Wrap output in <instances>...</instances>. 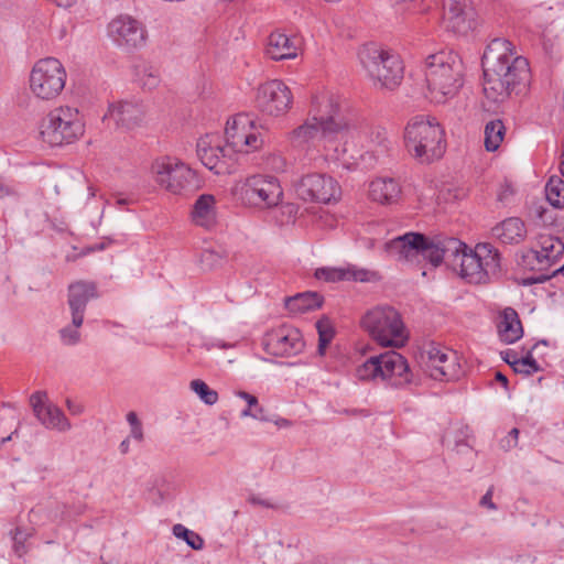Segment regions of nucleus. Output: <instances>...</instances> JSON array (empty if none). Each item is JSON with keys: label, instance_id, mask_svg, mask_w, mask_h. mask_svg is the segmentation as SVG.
Listing matches in <instances>:
<instances>
[{"label": "nucleus", "instance_id": "1", "mask_svg": "<svg viewBox=\"0 0 564 564\" xmlns=\"http://www.w3.org/2000/svg\"><path fill=\"white\" fill-rule=\"evenodd\" d=\"M512 43L506 39L492 40L481 59L484 69L482 89L486 98L492 102H503L530 78L528 61L514 56Z\"/></svg>", "mask_w": 564, "mask_h": 564}, {"label": "nucleus", "instance_id": "2", "mask_svg": "<svg viewBox=\"0 0 564 564\" xmlns=\"http://www.w3.org/2000/svg\"><path fill=\"white\" fill-rule=\"evenodd\" d=\"M442 262L471 283L485 282L500 267L499 253L490 243H478L473 250L452 237L441 239L438 265Z\"/></svg>", "mask_w": 564, "mask_h": 564}, {"label": "nucleus", "instance_id": "3", "mask_svg": "<svg viewBox=\"0 0 564 564\" xmlns=\"http://www.w3.org/2000/svg\"><path fill=\"white\" fill-rule=\"evenodd\" d=\"M425 83L431 101L443 104L456 96L464 85V65L453 52H437L425 62Z\"/></svg>", "mask_w": 564, "mask_h": 564}, {"label": "nucleus", "instance_id": "4", "mask_svg": "<svg viewBox=\"0 0 564 564\" xmlns=\"http://www.w3.org/2000/svg\"><path fill=\"white\" fill-rule=\"evenodd\" d=\"M404 141L409 153L422 163L440 159L446 149L443 128L435 118L423 115L408 122Z\"/></svg>", "mask_w": 564, "mask_h": 564}, {"label": "nucleus", "instance_id": "5", "mask_svg": "<svg viewBox=\"0 0 564 564\" xmlns=\"http://www.w3.org/2000/svg\"><path fill=\"white\" fill-rule=\"evenodd\" d=\"M358 58L375 88L393 90L401 84L403 64L399 55L368 43L359 50Z\"/></svg>", "mask_w": 564, "mask_h": 564}, {"label": "nucleus", "instance_id": "6", "mask_svg": "<svg viewBox=\"0 0 564 564\" xmlns=\"http://www.w3.org/2000/svg\"><path fill=\"white\" fill-rule=\"evenodd\" d=\"M362 329L380 346L402 347L409 335L401 315L389 305L368 310L361 317Z\"/></svg>", "mask_w": 564, "mask_h": 564}, {"label": "nucleus", "instance_id": "7", "mask_svg": "<svg viewBox=\"0 0 564 564\" xmlns=\"http://www.w3.org/2000/svg\"><path fill=\"white\" fill-rule=\"evenodd\" d=\"M40 132L44 142L58 147L78 140L85 132V124L76 108L61 106L43 118Z\"/></svg>", "mask_w": 564, "mask_h": 564}, {"label": "nucleus", "instance_id": "8", "mask_svg": "<svg viewBox=\"0 0 564 564\" xmlns=\"http://www.w3.org/2000/svg\"><path fill=\"white\" fill-rule=\"evenodd\" d=\"M314 117L296 128L291 135L295 145H302L317 138L325 139L335 129L334 120L339 110L337 97L322 93L312 97Z\"/></svg>", "mask_w": 564, "mask_h": 564}, {"label": "nucleus", "instance_id": "9", "mask_svg": "<svg viewBox=\"0 0 564 564\" xmlns=\"http://www.w3.org/2000/svg\"><path fill=\"white\" fill-rule=\"evenodd\" d=\"M442 237L429 238L420 232H406L384 243L386 253L400 262L414 263L420 258L438 265V248Z\"/></svg>", "mask_w": 564, "mask_h": 564}, {"label": "nucleus", "instance_id": "10", "mask_svg": "<svg viewBox=\"0 0 564 564\" xmlns=\"http://www.w3.org/2000/svg\"><path fill=\"white\" fill-rule=\"evenodd\" d=\"M238 199L246 206L257 208H273L282 200L280 180L271 175H252L235 188Z\"/></svg>", "mask_w": 564, "mask_h": 564}, {"label": "nucleus", "instance_id": "11", "mask_svg": "<svg viewBox=\"0 0 564 564\" xmlns=\"http://www.w3.org/2000/svg\"><path fill=\"white\" fill-rule=\"evenodd\" d=\"M66 70L63 64L54 57L39 59L29 77L31 93L39 99H55L64 89Z\"/></svg>", "mask_w": 564, "mask_h": 564}, {"label": "nucleus", "instance_id": "12", "mask_svg": "<svg viewBox=\"0 0 564 564\" xmlns=\"http://www.w3.org/2000/svg\"><path fill=\"white\" fill-rule=\"evenodd\" d=\"M155 182L175 195H186L200 186L194 170L176 159H162L153 164Z\"/></svg>", "mask_w": 564, "mask_h": 564}, {"label": "nucleus", "instance_id": "13", "mask_svg": "<svg viewBox=\"0 0 564 564\" xmlns=\"http://www.w3.org/2000/svg\"><path fill=\"white\" fill-rule=\"evenodd\" d=\"M225 141L232 155L248 154L263 145L261 133L247 113H238L227 120Z\"/></svg>", "mask_w": 564, "mask_h": 564}, {"label": "nucleus", "instance_id": "14", "mask_svg": "<svg viewBox=\"0 0 564 564\" xmlns=\"http://www.w3.org/2000/svg\"><path fill=\"white\" fill-rule=\"evenodd\" d=\"M296 195L303 200L330 203L340 195V187L336 181L323 174H308L294 184Z\"/></svg>", "mask_w": 564, "mask_h": 564}, {"label": "nucleus", "instance_id": "15", "mask_svg": "<svg viewBox=\"0 0 564 564\" xmlns=\"http://www.w3.org/2000/svg\"><path fill=\"white\" fill-rule=\"evenodd\" d=\"M334 128L324 139V149L330 159L340 162L344 167L350 169L357 159L356 151L348 147L349 140L355 135V130H350L337 118L334 120Z\"/></svg>", "mask_w": 564, "mask_h": 564}, {"label": "nucleus", "instance_id": "16", "mask_svg": "<svg viewBox=\"0 0 564 564\" xmlns=\"http://www.w3.org/2000/svg\"><path fill=\"white\" fill-rule=\"evenodd\" d=\"M425 354V371L432 379L449 381L459 377L460 366L454 351L432 345Z\"/></svg>", "mask_w": 564, "mask_h": 564}, {"label": "nucleus", "instance_id": "17", "mask_svg": "<svg viewBox=\"0 0 564 564\" xmlns=\"http://www.w3.org/2000/svg\"><path fill=\"white\" fill-rule=\"evenodd\" d=\"M475 24V11L467 0H445L442 25L455 34H467Z\"/></svg>", "mask_w": 564, "mask_h": 564}, {"label": "nucleus", "instance_id": "18", "mask_svg": "<svg viewBox=\"0 0 564 564\" xmlns=\"http://www.w3.org/2000/svg\"><path fill=\"white\" fill-rule=\"evenodd\" d=\"M30 405L36 419L50 430L66 432L72 425L63 411L54 403L48 401L45 391H36L30 397Z\"/></svg>", "mask_w": 564, "mask_h": 564}, {"label": "nucleus", "instance_id": "19", "mask_svg": "<svg viewBox=\"0 0 564 564\" xmlns=\"http://www.w3.org/2000/svg\"><path fill=\"white\" fill-rule=\"evenodd\" d=\"M145 115L144 106L139 101L123 100L109 106L104 120L126 130L138 127Z\"/></svg>", "mask_w": 564, "mask_h": 564}, {"label": "nucleus", "instance_id": "20", "mask_svg": "<svg viewBox=\"0 0 564 564\" xmlns=\"http://www.w3.org/2000/svg\"><path fill=\"white\" fill-rule=\"evenodd\" d=\"M109 34L120 46L138 47L144 42L145 32L141 24L129 15H120L109 24Z\"/></svg>", "mask_w": 564, "mask_h": 564}, {"label": "nucleus", "instance_id": "21", "mask_svg": "<svg viewBox=\"0 0 564 564\" xmlns=\"http://www.w3.org/2000/svg\"><path fill=\"white\" fill-rule=\"evenodd\" d=\"M197 156L202 163L216 174L225 173L229 169L227 160L232 159V153L227 145H213V137L205 135L197 141Z\"/></svg>", "mask_w": 564, "mask_h": 564}, {"label": "nucleus", "instance_id": "22", "mask_svg": "<svg viewBox=\"0 0 564 564\" xmlns=\"http://www.w3.org/2000/svg\"><path fill=\"white\" fill-rule=\"evenodd\" d=\"M379 360L381 380L389 381L392 387H402L411 382L409 365L401 354L389 350L380 354Z\"/></svg>", "mask_w": 564, "mask_h": 564}, {"label": "nucleus", "instance_id": "23", "mask_svg": "<svg viewBox=\"0 0 564 564\" xmlns=\"http://www.w3.org/2000/svg\"><path fill=\"white\" fill-rule=\"evenodd\" d=\"M539 250H530L525 259L532 269L544 270L555 264L564 252V243L558 238L541 235Z\"/></svg>", "mask_w": 564, "mask_h": 564}, {"label": "nucleus", "instance_id": "24", "mask_svg": "<svg viewBox=\"0 0 564 564\" xmlns=\"http://www.w3.org/2000/svg\"><path fill=\"white\" fill-rule=\"evenodd\" d=\"M318 280L326 282L355 281V282H372L379 279L378 273L354 264L340 268H318L315 271Z\"/></svg>", "mask_w": 564, "mask_h": 564}, {"label": "nucleus", "instance_id": "25", "mask_svg": "<svg viewBox=\"0 0 564 564\" xmlns=\"http://www.w3.org/2000/svg\"><path fill=\"white\" fill-rule=\"evenodd\" d=\"M98 296L97 286L94 282L76 281L68 286L67 304L70 316L84 319L87 304Z\"/></svg>", "mask_w": 564, "mask_h": 564}, {"label": "nucleus", "instance_id": "26", "mask_svg": "<svg viewBox=\"0 0 564 564\" xmlns=\"http://www.w3.org/2000/svg\"><path fill=\"white\" fill-rule=\"evenodd\" d=\"M282 83L273 79L264 83L258 88L257 107L269 116L279 117L281 115Z\"/></svg>", "mask_w": 564, "mask_h": 564}, {"label": "nucleus", "instance_id": "27", "mask_svg": "<svg viewBox=\"0 0 564 564\" xmlns=\"http://www.w3.org/2000/svg\"><path fill=\"white\" fill-rule=\"evenodd\" d=\"M192 221L199 227L210 229L216 225V198L212 194H202L193 205Z\"/></svg>", "mask_w": 564, "mask_h": 564}, {"label": "nucleus", "instance_id": "28", "mask_svg": "<svg viewBox=\"0 0 564 564\" xmlns=\"http://www.w3.org/2000/svg\"><path fill=\"white\" fill-rule=\"evenodd\" d=\"M491 235L502 243H520L527 236V228L523 220L510 217L496 225Z\"/></svg>", "mask_w": 564, "mask_h": 564}, {"label": "nucleus", "instance_id": "29", "mask_svg": "<svg viewBox=\"0 0 564 564\" xmlns=\"http://www.w3.org/2000/svg\"><path fill=\"white\" fill-rule=\"evenodd\" d=\"M497 329L500 340L505 344H513L523 335L518 313L511 307L505 308L500 314Z\"/></svg>", "mask_w": 564, "mask_h": 564}, {"label": "nucleus", "instance_id": "30", "mask_svg": "<svg viewBox=\"0 0 564 564\" xmlns=\"http://www.w3.org/2000/svg\"><path fill=\"white\" fill-rule=\"evenodd\" d=\"M401 195L400 184L391 177H379L373 180L369 186V196L380 204H393Z\"/></svg>", "mask_w": 564, "mask_h": 564}, {"label": "nucleus", "instance_id": "31", "mask_svg": "<svg viewBox=\"0 0 564 564\" xmlns=\"http://www.w3.org/2000/svg\"><path fill=\"white\" fill-rule=\"evenodd\" d=\"M322 305V297L315 292L299 293L284 300V310L291 314H302Z\"/></svg>", "mask_w": 564, "mask_h": 564}, {"label": "nucleus", "instance_id": "32", "mask_svg": "<svg viewBox=\"0 0 564 564\" xmlns=\"http://www.w3.org/2000/svg\"><path fill=\"white\" fill-rule=\"evenodd\" d=\"M485 148L487 151L494 152L502 142L505 134H506V128L501 120L496 119L489 121L485 126Z\"/></svg>", "mask_w": 564, "mask_h": 564}, {"label": "nucleus", "instance_id": "33", "mask_svg": "<svg viewBox=\"0 0 564 564\" xmlns=\"http://www.w3.org/2000/svg\"><path fill=\"white\" fill-rule=\"evenodd\" d=\"M135 76L140 85L149 90L158 87L161 82L159 69L145 62L135 65Z\"/></svg>", "mask_w": 564, "mask_h": 564}, {"label": "nucleus", "instance_id": "34", "mask_svg": "<svg viewBox=\"0 0 564 564\" xmlns=\"http://www.w3.org/2000/svg\"><path fill=\"white\" fill-rule=\"evenodd\" d=\"M262 347L265 352L264 360L274 361V358L282 356V333L280 329L268 332L262 339Z\"/></svg>", "mask_w": 564, "mask_h": 564}, {"label": "nucleus", "instance_id": "35", "mask_svg": "<svg viewBox=\"0 0 564 564\" xmlns=\"http://www.w3.org/2000/svg\"><path fill=\"white\" fill-rule=\"evenodd\" d=\"M545 195L552 206L564 208V181L558 176H551L545 185Z\"/></svg>", "mask_w": 564, "mask_h": 564}, {"label": "nucleus", "instance_id": "36", "mask_svg": "<svg viewBox=\"0 0 564 564\" xmlns=\"http://www.w3.org/2000/svg\"><path fill=\"white\" fill-rule=\"evenodd\" d=\"M304 347L305 343L300 330L284 324V356L297 355Z\"/></svg>", "mask_w": 564, "mask_h": 564}, {"label": "nucleus", "instance_id": "37", "mask_svg": "<svg viewBox=\"0 0 564 564\" xmlns=\"http://www.w3.org/2000/svg\"><path fill=\"white\" fill-rule=\"evenodd\" d=\"M70 324L62 327L58 330L61 341L66 346H75L80 341V327L84 323L83 318L70 316Z\"/></svg>", "mask_w": 564, "mask_h": 564}, {"label": "nucleus", "instance_id": "38", "mask_svg": "<svg viewBox=\"0 0 564 564\" xmlns=\"http://www.w3.org/2000/svg\"><path fill=\"white\" fill-rule=\"evenodd\" d=\"M189 388L205 404L214 405L217 403L218 392L209 388L205 381L200 379H194L191 381Z\"/></svg>", "mask_w": 564, "mask_h": 564}, {"label": "nucleus", "instance_id": "39", "mask_svg": "<svg viewBox=\"0 0 564 564\" xmlns=\"http://www.w3.org/2000/svg\"><path fill=\"white\" fill-rule=\"evenodd\" d=\"M379 355L372 356L367 359L362 365L356 369V376L360 380H376L380 379V365Z\"/></svg>", "mask_w": 564, "mask_h": 564}, {"label": "nucleus", "instance_id": "40", "mask_svg": "<svg viewBox=\"0 0 564 564\" xmlns=\"http://www.w3.org/2000/svg\"><path fill=\"white\" fill-rule=\"evenodd\" d=\"M366 147L376 155L386 153L389 148V141L387 139V133L384 129H372L370 131L368 143Z\"/></svg>", "mask_w": 564, "mask_h": 564}, {"label": "nucleus", "instance_id": "41", "mask_svg": "<svg viewBox=\"0 0 564 564\" xmlns=\"http://www.w3.org/2000/svg\"><path fill=\"white\" fill-rule=\"evenodd\" d=\"M173 534L177 539L184 540L188 546H191L193 550H202L204 547V540L203 538L197 534L196 532L187 529L181 523H177L173 525Z\"/></svg>", "mask_w": 564, "mask_h": 564}, {"label": "nucleus", "instance_id": "42", "mask_svg": "<svg viewBox=\"0 0 564 564\" xmlns=\"http://www.w3.org/2000/svg\"><path fill=\"white\" fill-rule=\"evenodd\" d=\"M507 364H509L516 372L523 373L527 376L540 371V366L536 362V360L532 357L531 352H528L525 357H522L520 359H507Z\"/></svg>", "mask_w": 564, "mask_h": 564}, {"label": "nucleus", "instance_id": "43", "mask_svg": "<svg viewBox=\"0 0 564 564\" xmlns=\"http://www.w3.org/2000/svg\"><path fill=\"white\" fill-rule=\"evenodd\" d=\"M318 332V354L324 355L328 344L334 337V329L328 319H322L316 323Z\"/></svg>", "mask_w": 564, "mask_h": 564}, {"label": "nucleus", "instance_id": "44", "mask_svg": "<svg viewBox=\"0 0 564 564\" xmlns=\"http://www.w3.org/2000/svg\"><path fill=\"white\" fill-rule=\"evenodd\" d=\"M303 50V39L300 35H284V59L296 58Z\"/></svg>", "mask_w": 564, "mask_h": 564}, {"label": "nucleus", "instance_id": "45", "mask_svg": "<svg viewBox=\"0 0 564 564\" xmlns=\"http://www.w3.org/2000/svg\"><path fill=\"white\" fill-rule=\"evenodd\" d=\"M236 395L239 397L240 399H243L248 404L247 409H245L241 412L242 417L251 416L257 420L263 419L261 415V412H262L261 409H257L256 411L252 410L253 408L258 406V399L254 395H252L246 391H238V392H236Z\"/></svg>", "mask_w": 564, "mask_h": 564}, {"label": "nucleus", "instance_id": "46", "mask_svg": "<svg viewBox=\"0 0 564 564\" xmlns=\"http://www.w3.org/2000/svg\"><path fill=\"white\" fill-rule=\"evenodd\" d=\"M281 39L282 33L279 31L272 32L269 36L265 54L273 61H282Z\"/></svg>", "mask_w": 564, "mask_h": 564}, {"label": "nucleus", "instance_id": "47", "mask_svg": "<svg viewBox=\"0 0 564 564\" xmlns=\"http://www.w3.org/2000/svg\"><path fill=\"white\" fill-rule=\"evenodd\" d=\"M31 535L30 532L23 531L20 528L14 530L12 540H13V551L14 553L21 557L28 552V547L25 545V541Z\"/></svg>", "mask_w": 564, "mask_h": 564}, {"label": "nucleus", "instance_id": "48", "mask_svg": "<svg viewBox=\"0 0 564 564\" xmlns=\"http://www.w3.org/2000/svg\"><path fill=\"white\" fill-rule=\"evenodd\" d=\"M434 3H436V0H410L406 3V8H403V4L400 3L397 8V11L401 13L404 11L425 12L430 10Z\"/></svg>", "mask_w": 564, "mask_h": 564}, {"label": "nucleus", "instance_id": "49", "mask_svg": "<svg viewBox=\"0 0 564 564\" xmlns=\"http://www.w3.org/2000/svg\"><path fill=\"white\" fill-rule=\"evenodd\" d=\"M127 421L131 426V436L138 441L143 438L142 425L134 412L127 414Z\"/></svg>", "mask_w": 564, "mask_h": 564}, {"label": "nucleus", "instance_id": "50", "mask_svg": "<svg viewBox=\"0 0 564 564\" xmlns=\"http://www.w3.org/2000/svg\"><path fill=\"white\" fill-rule=\"evenodd\" d=\"M518 436H519V430L512 429L509 434L501 440V447L505 449H511L517 446L518 444Z\"/></svg>", "mask_w": 564, "mask_h": 564}, {"label": "nucleus", "instance_id": "51", "mask_svg": "<svg viewBox=\"0 0 564 564\" xmlns=\"http://www.w3.org/2000/svg\"><path fill=\"white\" fill-rule=\"evenodd\" d=\"M317 224L323 228H333L336 226L337 219L327 212L321 210L317 218Z\"/></svg>", "mask_w": 564, "mask_h": 564}, {"label": "nucleus", "instance_id": "52", "mask_svg": "<svg viewBox=\"0 0 564 564\" xmlns=\"http://www.w3.org/2000/svg\"><path fill=\"white\" fill-rule=\"evenodd\" d=\"M248 501L254 506H261L263 508H275L276 505L269 498H264L261 495H250Z\"/></svg>", "mask_w": 564, "mask_h": 564}, {"label": "nucleus", "instance_id": "53", "mask_svg": "<svg viewBox=\"0 0 564 564\" xmlns=\"http://www.w3.org/2000/svg\"><path fill=\"white\" fill-rule=\"evenodd\" d=\"M492 494L494 489L489 488L487 492L480 499V506L488 508L490 510H496L497 506L492 502Z\"/></svg>", "mask_w": 564, "mask_h": 564}, {"label": "nucleus", "instance_id": "54", "mask_svg": "<svg viewBox=\"0 0 564 564\" xmlns=\"http://www.w3.org/2000/svg\"><path fill=\"white\" fill-rule=\"evenodd\" d=\"M66 405L73 415H79L84 412V406L79 403L73 402L72 400H67Z\"/></svg>", "mask_w": 564, "mask_h": 564}, {"label": "nucleus", "instance_id": "55", "mask_svg": "<svg viewBox=\"0 0 564 564\" xmlns=\"http://www.w3.org/2000/svg\"><path fill=\"white\" fill-rule=\"evenodd\" d=\"M15 194V191L12 186L6 184L1 178H0V199L7 197V196H11V195H14Z\"/></svg>", "mask_w": 564, "mask_h": 564}, {"label": "nucleus", "instance_id": "56", "mask_svg": "<svg viewBox=\"0 0 564 564\" xmlns=\"http://www.w3.org/2000/svg\"><path fill=\"white\" fill-rule=\"evenodd\" d=\"M283 91H284V99H286V101L284 102V108H289L292 105L293 97L291 95L289 87L284 86Z\"/></svg>", "mask_w": 564, "mask_h": 564}, {"label": "nucleus", "instance_id": "57", "mask_svg": "<svg viewBox=\"0 0 564 564\" xmlns=\"http://www.w3.org/2000/svg\"><path fill=\"white\" fill-rule=\"evenodd\" d=\"M297 213V206L294 204H284V214H288L290 216L296 215Z\"/></svg>", "mask_w": 564, "mask_h": 564}, {"label": "nucleus", "instance_id": "58", "mask_svg": "<svg viewBox=\"0 0 564 564\" xmlns=\"http://www.w3.org/2000/svg\"><path fill=\"white\" fill-rule=\"evenodd\" d=\"M205 347L207 350H210L213 347H218V348H223V349H226L229 347V345L218 340L217 343H213V344H205Z\"/></svg>", "mask_w": 564, "mask_h": 564}, {"label": "nucleus", "instance_id": "59", "mask_svg": "<svg viewBox=\"0 0 564 564\" xmlns=\"http://www.w3.org/2000/svg\"><path fill=\"white\" fill-rule=\"evenodd\" d=\"M495 378H496V380H497L498 382H500L505 388H507V386H508V379H507V377H506L503 373H501V372H499V371H498V372H496Z\"/></svg>", "mask_w": 564, "mask_h": 564}, {"label": "nucleus", "instance_id": "60", "mask_svg": "<svg viewBox=\"0 0 564 564\" xmlns=\"http://www.w3.org/2000/svg\"><path fill=\"white\" fill-rule=\"evenodd\" d=\"M58 7L68 8L73 6L76 0H53Z\"/></svg>", "mask_w": 564, "mask_h": 564}, {"label": "nucleus", "instance_id": "61", "mask_svg": "<svg viewBox=\"0 0 564 564\" xmlns=\"http://www.w3.org/2000/svg\"><path fill=\"white\" fill-rule=\"evenodd\" d=\"M503 360L507 362V359H513V358H517V354L511 351V350H508L506 352H503V356H502Z\"/></svg>", "mask_w": 564, "mask_h": 564}, {"label": "nucleus", "instance_id": "62", "mask_svg": "<svg viewBox=\"0 0 564 564\" xmlns=\"http://www.w3.org/2000/svg\"><path fill=\"white\" fill-rule=\"evenodd\" d=\"M128 448H129V441L128 440L122 441L120 444L121 453H127Z\"/></svg>", "mask_w": 564, "mask_h": 564}, {"label": "nucleus", "instance_id": "63", "mask_svg": "<svg viewBox=\"0 0 564 564\" xmlns=\"http://www.w3.org/2000/svg\"><path fill=\"white\" fill-rule=\"evenodd\" d=\"M551 275H541L539 278H535L533 279V282L536 283V282H543L545 281L546 279H549Z\"/></svg>", "mask_w": 564, "mask_h": 564}, {"label": "nucleus", "instance_id": "64", "mask_svg": "<svg viewBox=\"0 0 564 564\" xmlns=\"http://www.w3.org/2000/svg\"><path fill=\"white\" fill-rule=\"evenodd\" d=\"M561 158V174L564 176V150H562Z\"/></svg>", "mask_w": 564, "mask_h": 564}]
</instances>
